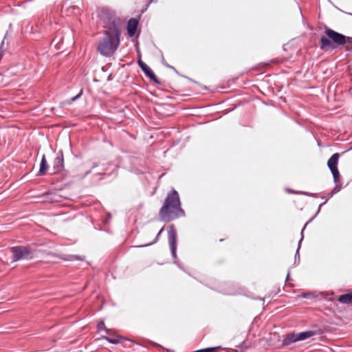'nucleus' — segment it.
<instances>
[{"instance_id": "1", "label": "nucleus", "mask_w": 352, "mask_h": 352, "mask_svg": "<svg viewBox=\"0 0 352 352\" xmlns=\"http://www.w3.org/2000/svg\"><path fill=\"white\" fill-rule=\"evenodd\" d=\"M98 16L104 22V35L98 45V52L104 56L113 55L120 43L121 22L113 12L102 8Z\"/></svg>"}, {"instance_id": "2", "label": "nucleus", "mask_w": 352, "mask_h": 352, "mask_svg": "<svg viewBox=\"0 0 352 352\" xmlns=\"http://www.w3.org/2000/svg\"><path fill=\"white\" fill-rule=\"evenodd\" d=\"M184 214L179 195L175 190H173L167 195L164 204L160 210L159 216L162 221L168 222L184 215Z\"/></svg>"}, {"instance_id": "3", "label": "nucleus", "mask_w": 352, "mask_h": 352, "mask_svg": "<svg viewBox=\"0 0 352 352\" xmlns=\"http://www.w3.org/2000/svg\"><path fill=\"white\" fill-rule=\"evenodd\" d=\"M324 33L327 37L322 36L320 41V47L322 50H327L333 47V43L338 45L346 43V36L329 28H326Z\"/></svg>"}, {"instance_id": "4", "label": "nucleus", "mask_w": 352, "mask_h": 352, "mask_svg": "<svg viewBox=\"0 0 352 352\" xmlns=\"http://www.w3.org/2000/svg\"><path fill=\"white\" fill-rule=\"evenodd\" d=\"M11 252L13 254L12 262L31 258L30 249L25 246L13 247L11 248Z\"/></svg>"}, {"instance_id": "5", "label": "nucleus", "mask_w": 352, "mask_h": 352, "mask_svg": "<svg viewBox=\"0 0 352 352\" xmlns=\"http://www.w3.org/2000/svg\"><path fill=\"white\" fill-rule=\"evenodd\" d=\"M340 157L339 153H334L328 160L327 166L331 170L335 182H338L340 178V173L338 169V160Z\"/></svg>"}, {"instance_id": "6", "label": "nucleus", "mask_w": 352, "mask_h": 352, "mask_svg": "<svg viewBox=\"0 0 352 352\" xmlns=\"http://www.w3.org/2000/svg\"><path fill=\"white\" fill-rule=\"evenodd\" d=\"M314 334V333L311 331L301 332L299 333L289 334L284 340V343L285 344H289L291 343L296 342L299 340H303L311 337Z\"/></svg>"}, {"instance_id": "7", "label": "nucleus", "mask_w": 352, "mask_h": 352, "mask_svg": "<svg viewBox=\"0 0 352 352\" xmlns=\"http://www.w3.org/2000/svg\"><path fill=\"white\" fill-rule=\"evenodd\" d=\"M168 243L173 256L175 255L177 249V231L173 225L168 228Z\"/></svg>"}, {"instance_id": "8", "label": "nucleus", "mask_w": 352, "mask_h": 352, "mask_svg": "<svg viewBox=\"0 0 352 352\" xmlns=\"http://www.w3.org/2000/svg\"><path fill=\"white\" fill-rule=\"evenodd\" d=\"M138 65L144 74L154 82L159 83L158 80L151 69L142 60H138Z\"/></svg>"}, {"instance_id": "9", "label": "nucleus", "mask_w": 352, "mask_h": 352, "mask_svg": "<svg viewBox=\"0 0 352 352\" xmlns=\"http://www.w3.org/2000/svg\"><path fill=\"white\" fill-rule=\"evenodd\" d=\"M139 21L135 18H131L127 23V32L129 36L132 37L135 35Z\"/></svg>"}, {"instance_id": "10", "label": "nucleus", "mask_w": 352, "mask_h": 352, "mask_svg": "<svg viewBox=\"0 0 352 352\" xmlns=\"http://www.w3.org/2000/svg\"><path fill=\"white\" fill-rule=\"evenodd\" d=\"M63 154L60 152L54 161V168L56 172L61 171L63 168Z\"/></svg>"}, {"instance_id": "11", "label": "nucleus", "mask_w": 352, "mask_h": 352, "mask_svg": "<svg viewBox=\"0 0 352 352\" xmlns=\"http://www.w3.org/2000/svg\"><path fill=\"white\" fill-rule=\"evenodd\" d=\"M338 300L342 304L352 303V292L339 296Z\"/></svg>"}, {"instance_id": "12", "label": "nucleus", "mask_w": 352, "mask_h": 352, "mask_svg": "<svg viewBox=\"0 0 352 352\" xmlns=\"http://www.w3.org/2000/svg\"><path fill=\"white\" fill-rule=\"evenodd\" d=\"M102 338L106 340L107 341L112 344H118L120 342V340L122 339H123L122 337L118 335H115L113 337L102 336ZM124 340L125 339L124 338Z\"/></svg>"}, {"instance_id": "13", "label": "nucleus", "mask_w": 352, "mask_h": 352, "mask_svg": "<svg viewBox=\"0 0 352 352\" xmlns=\"http://www.w3.org/2000/svg\"><path fill=\"white\" fill-rule=\"evenodd\" d=\"M48 166L47 163L45 159V155L43 156L41 164H40V169H39V173L41 175H43L45 174L47 170Z\"/></svg>"}, {"instance_id": "14", "label": "nucleus", "mask_w": 352, "mask_h": 352, "mask_svg": "<svg viewBox=\"0 0 352 352\" xmlns=\"http://www.w3.org/2000/svg\"><path fill=\"white\" fill-rule=\"evenodd\" d=\"M97 328L99 331L100 330H105V331L107 332V333L109 336H112L113 335V331L111 329H108L106 328L105 327V324L104 323V322L101 321L100 322L98 325H97Z\"/></svg>"}, {"instance_id": "15", "label": "nucleus", "mask_w": 352, "mask_h": 352, "mask_svg": "<svg viewBox=\"0 0 352 352\" xmlns=\"http://www.w3.org/2000/svg\"><path fill=\"white\" fill-rule=\"evenodd\" d=\"M163 230H164V227L162 228H161L160 232L157 233V234L155 239H154V241L153 242H151V243H148L147 245H145L144 246L148 245H151V244L155 243L157 241V237L161 234V233L162 232Z\"/></svg>"}, {"instance_id": "16", "label": "nucleus", "mask_w": 352, "mask_h": 352, "mask_svg": "<svg viewBox=\"0 0 352 352\" xmlns=\"http://www.w3.org/2000/svg\"><path fill=\"white\" fill-rule=\"evenodd\" d=\"M82 90H80V93L77 96L71 98V100L69 102V103H71V102L75 101L77 98H78L82 95Z\"/></svg>"}, {"instance_id": "17", "label": "nucleus", "mask_w": 352, "mask_h": 352, "mask_svg": "<svg viewBox=\"0 0 352 352\" xmlns=\"http://www.w3.org/2000/svg\"><path fill=\"white\" fill-rule=\"evenodd\" d=\"M346 43L352 44V37H346Z\"/></svg>"}]
</instances>
